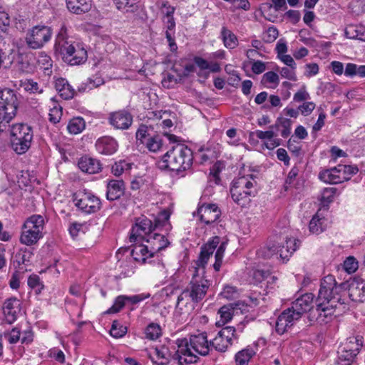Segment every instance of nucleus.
<instances>
[{"label":"nucleus","instance_id":"nucleus-1","mask_svg":"<svg viewBox=\"0 0 365 365\" xmlns=\"http://www.w3.org/2000/svg\"><path fill=\"white\" fill-rule=\"evenodd\" d=\"M220 243L218 236L213 237L201 247L199 259L196 262L195 273L187 287L178 297L176 307L180 310L186 309L187 312L195 309V306L205 297L210 287V282L204 277H200L198 272L204 268L209 257L213 254L217 245Z\"/></svg>","mask_w":365,"mask_h":365},{"label":"nucleus","instance_id":"nucleus-2","mask_svg":"<svg viewBox=\"0 0 365 365\" xmlns=\"http://www.w3.org/2000/svg\"><path fill=\"white\" fill-rule=\"evenodd\" d=\"M342 284H337L332 275L326 276L321 282L320 289L316 299L315 310L312 314L320 324H327L332 319L338 305H343L340 292Z\"/></svg>","mask_w":365,"mask_h":365},{"label":"nucleus","instance_id":"nucleus-3","mask_svg":"<svg viewBox=\"0 0 365 365\" xmlns=\"http://www.w3.org/2000/svg\"><path fill=\"white\" fill-rule=\"evenodd\" d=\"M210 344L206 332L192 334L189 341L185 339L180 341L175 359L180 365L196 363L199 359L197 355L205 356L210 354Z\"/></svg>","mask_w":365,"mask_h":365},{"label":"nucleus","instance_id":"nucleus-4","mask_svg":"<svg viewBox=\"0 0 365 365\" xmlns=\"http://www.w3.org/2000/svg\"><path fill=\"white\" fill-rule=\"evenodd\" d=\"M67 31V27L63 24L56 37L55 52L71 66L83 63L88 58L86 50L81 44L69 40Z\"/></svg>","mask_w":365,"mask_h":365},{"label":"nucleus","instance_id":"nucleus-5","mask_svg":"<svg viewBox=\"0 0 365 365\" xmlns=\"http://www.w3.org/2000/svg\"><path fill=\"white\" fill-rule=\"evenodd\" d=\"M192 163V150L184 144H177L166 152L158 162V166L160 169H168L180 174L190 170Z\"/></svg>","mask_w":365,"mask_h":365},{"label":"nucleus","instance_id":"nucleus-6","mask_svg":"<svg viewBox=\"0 0 365 365\" xmlns=\"http://www.w3.org/2000/svg\"><path fill=\"white\" fill-rule=\"evenodd\" d=\"M257 181L253 175H247L235 179L230 187L233 201L242 207H246L251 201V197L256 194Z\"/></svg>","mask_w":365,"mask_h":365},{"label":"nucleus","instance_id":"nucleus-7","mask_svg":"<svg viewBox=\"0 0 365 365\" xmlns=\"http://www.w3.org/2000/svg\"><path fill=\"white\" fill-rule=\"evenodd\" d=\"M169 218L170 213L165 210L160 212L159 216L155 220L154 224L151 220L146 217L143 216L137 218L135 225L132 227L130 242L143 241L147 235H150L155 229L168 224Z\"/></svg>","mask_w":365,"mask_h":365},{"label":"nucleus","instance_id":"nucleus-8","mask_svg":"<svg viewBox=\"0 0 365 365\" xmlns=\"http://www.w3.org/2000/svg\"><path fill=\"white\" fill-rule=\"evenodd\" d=\"M18 99L12 89L0 88V132L6 130L8 123L16 115Z\"/></svg>","mask_w":365,"mask_h":365},{"label":"nucleus","instance_id":"nucleus-9","mask_svg":"<svg viewBox=\"0 0 365 365\" xmlns=\"http://www.w3.org/2000/svg\"><path fill=\"white\" fill-rule=\"evenodd\" d=\"M44 224L42 215H34L29 217L23 225L20 242L28 246L36 244L43 237Z\"/></svg>","mask_w":365,"mask_h":365},{"label":"nucleus","instance_id":"nucleus-10","mask_svg":"<svg viewBox=\"0 0 365 365\" xmlns=\"http://www.w3.org/2000/svg\"><path fill=\"white\" fill-rule=\"evenodd\" d=\"M12 148L17 154L25 153L31 147L34 138L32 128L24 123L14 125L11 128Z\"/></svg>","mask_w":365,"mask_h":365},{"label":"nucleus","instance_id":"nucleus-11","mask_svg":"<svg viewBox=\"0 0 365 365\" xmlns=\"http://www.w3.org/2000/svg\"><path fill=\"white\" fill-rule=\"evenodd\" d=\"M362 345V336H357L348 338L338 351L336 365H351Z\"/></svg>","mask_w":365,"mask_h":365},{"label":"nucleus","instance_id":"nucleus-12","mask_svg":"<svg viewBox=\"0 0 365 365\" xmlns=\"http://www.w3.org/2000/svg\"><path fill=\"white\" fill-rule=\"evenodd\" d=\"M299 246V241L294 238H289L286 240V246H279L275 244L269 245L257 252L259 256L263 258H271L274 255H278L283 261H288L289 257L297 250Z\"/></svg>","mask_w":365,"mask_h":365},{"label":"nucleus","instance_id":"nucleus-13","mask_svg":"<svg viewBox=\"0 0 365 365\" xmlns=\"http://www.w3.org/2000/svg\"><path fill=\"white\" fill-rule=\"evenodd\" d=\"M52 34V29L49 26H36L26 34V45L32 49L41 48L51 40Z\"/></svg>","mask_w":365,"mask_h":365},{"label":"nucleus","instance_id":"nucleus-14","mask_svg":"<svg viewBox=\"0 0 365 365\" xmlns=\"http://www.w3.org/2000/svg\"><path fill=\"white\" fill-rule=\"evenodd\" d=\"M75 205L86 214L97 212L101 208V200L91 192H79L75 195Z\"/></svg>","mask_w":365,"mask_h":365},{"label":"nucleus","instance_id":"nucleus-15","mask_svg":"<svg viewBox=\"0 0 365 365\" xmlns=\"http://www.w3.org/2000/svg\"><path fill=\"white\" fill-rule=\"evenodd\" d=\"M302 317L292 307L284 309L278 317L276 322V331L283 334L288 328L292 327Z\"/></svg>","mask_w":365,"mask_h":365},{"label":"nucleus","instance_id":"nucleus-16","mask_svg":"<svg viewBox=\"0 0 365 365\" xmlns=\"http://www.w3.org/2000/svg\"><path fill=\"white\" fill-rule=\"evenodd\" d=\"M108 119L110 125L119 130L129 128L133 122L132 115L124 110L110 113Z\"/></svg>","mask_w":365,"mask_h":365},{"label":"nucleus","instance_id":"nucleus-17","mask_svg":"<svg viewBox=\"0 0 365 365\" xmlns=\"http://www.w3.org/2000/svg\"><path fill=\"white\" fill-rule=\"evenodd\" d=\"M197 215L201 222L211 225L220 217L221 211L215 204H206L198 208Z\"/></svg>","mask_w":365,"mask_h":365},{"label":"nucleus","instance_id":"nucleus-18","mask_svg":"<svg viewBox=\"0 0 365 365\" xmlns=\"http://www.w3.org/2000/svg\"><path fill=\"white\" fill-rule=\"evenodd\" d=\"M2 309L5 320L11 324L17 319L21 310V302L16 297H10L4 301Z\"/></svg>","mask_w":365,"mask_h":365},{"label":"nucleus","instance_id":"nucleus-19","mask_svg":"<svg viewBox=\"0 0 365 365\" xmlns=\"http://www.w3.org/2000/svg\"><path fill=\"white\" fill-rule=\"evenodd\" d=\"M313 299L314 295L312 293L304 294L291 304L292 309L299 312L301 317L307 312H311V316L316 319V317L312 314V311L315 310V308L314 309L312 305Z\"/></svg>","mask_w":365,"mask_h":365},{"label":"nucleus","instance_id":"nucleus-20","mask_svg":"<svg viewBox=\"0 0 365 365\" xmlns=\"http://www.w3.org/2000/svg\"><path fill=\"white\" fill-rule=\"evenodd\" d=\"M143 241L146 242V245L150 250V252L154 253V255L166 248L170 244L165 235L153 232L147 235Z\"/></svg>","mask_w":365,"mask_h":365},{"label":"nucleus","instance_id":"nucleus-21","mask_svg":"<svg viewBox=\"0 0 365 365\" xmlns=\"http://www.w3.org/2000/svg\"><path fill=\"white\" fill-rule=\"evenodd\" d=\"M95 146L99 153L110 155L117 151L118 145L113 138L103 136L97 140Z\"/></svg>","mask_w":365,"mask_h":365},{"label":"nucleus","instance_id":"nucleus-22","mask_svg":"<svg viewBox=\"0 0 365 365\" xmlns=\"http://www.w3.org/2000/svg\"><path fill=\"white\" fill-rule=\"evenodd\" d=\"M252 135L260 140H267V142H264V145L269 150L274 149L281 144L280 140L275 138V137L277 136V133L274 128H272V125L269 126V129L268 130L262 131L257 130L252 133Z\"/></svg>","mask_w":365,"mask_h":365},{"label":"nucleus","instance_id":"nucleus-23","mask_svg":"<svg viewBox=\"0 0 365 365\" xmlns=\"http://www.w3.org/2000/svg\"><path fill=\"white\" fill-rule=\"evenodd\" d=\"M125 183L122 180H110L107 184L106 197L110 201L119 199L124 195Z\"/></svg>","mask_w":365,"mask_h":365},{"label":"nucleus","instance_id":"nucleus-24","mask_svg":"<svg viewBox=\"0 0 365 365\" xmlns=\"http://www.w3.org/2000/svg\"><path fill=\"white\" fill-rule=\"evenodd\" d=\"M78 166L82 172L88 174H95L101 170L100 161L88 156L81 157L78 160Z\"/></svg>","mask_w":365,"mask_h":365},{"label":"nucleus","instance_id":"nucleus-25","mask_svg":"<svg viewBox=\"0 0 365 365\" xmlns=\"http://www.w3.org/2000/svg\"><path fill=\"white\" fill-rule=\"evenodd\" d=\"M150 356L153 362L159 365H167L169 363L170 352L168 346L160 345L153 349Z\"/></svg>","mask_w":365,"mask_h":365},{"label":"nucleus","instance_id":"nucleus-26","mask_svg":"<svg viewBox=\"0 0 365 365\" xmlns=\"http://www.w3.org/2000/svg\"><path fill=\"white\" fill-rule=\"evenodd\" d=\"M319 178L322 181L329 184H338L344 181V177L341 176L338 165L320 172Z\"/></svg>","mask_w":365,"mask_h":365},{"label":"nucleus","instance_id":"nucleus-27","mask_svg":"<svg viewBox=\"0 0 365 365\" xmlns=\"http://www.w3.org/2000/svg\"><path fill=\"white\" fill-rule=\"evenodd\" d=\"M91 0H66L68 11L81 15L88 12L91 9Z\"/></svg>","mask_w":365,"mask_h":365},{"label":"nucleus","instance_id":"nucleus-28","mask_svg":"<svg viewBox=\"0 0 365 365\" xmlns=\"http://www.w3.org/2000/svg\"><path fill=\"white\" fill-rule=\"evenodd\" d=\"M327 222V219L322 216L319 212H317L309 222V232L316 235L322 233L327 229L328 224Z\"/></svg>","mask_w":365,"mask_h":365},{"label":"nucleus","instance_id":"nucleus-29","mask_svg":"<svg viewBox=\"0 0 365 365\" xmlns=\"http://www.w3.org/2000/svg\"><path fill=\"white\" fill-rule=\"evenodd\" d=\"M55 88L59 95L65 100L73 98L76 91L65 78H58L55 82Z\"/></svg>","mask_w":365,"mask_h":365},{"label":"nucleus","instance_id":"nucleus-30","mask_svg":"<svg viewBox=\"0 0 365 365\" xmlns=\"http://www.w3.org/2000/svg\"><path fill=\"white\" fill-rule=\"evenodd\" d=\"M237 306V304L222 306L218 311L220 319L217 321L216 325L221 327L229 322L235 314Z\"/></svg>","mask_w":365,"mask_h":365},{"label":"nucleus","instance_id":"nucleus-31","mask_svg":"<svg viewBox=\"0 0 365 365\" xmlns=\"http://www.w3.org/2000/svg\"><path fill=\"white\" fill-rule=\"evenodd\" d=\"M145 245H135L131 251V256L136 262L145 263L146 259L154 256Z\"/></svg>","mask_w":365,"mask_h":365},{"label":"nucleus","instance_id":"nucleus-32","mask_svg":"<svg viewBox=\"0 0 365 365\" xmlns=\"http://www.w3.org/2000/svg\"><path fill=\"white\" fill-rule=\"evenodd\" d=\"M345 36L350 39L365 41V26L351 24L345 29Z\"/></svg>","mask_w":365,"mask_h":365},{"label":"nucleus","instance_id":"nucleus-33","mask_svg":"<svg viewBox=\"0 0 365 365\" xmlns=\"http://www.w3.org/2000/svg\"><path fill=\"white\" fill-rule=\"evenodd\" d=\"M292 121L289 118H278L272 128H274L276 133L280 132L281 136L287 138L291 133Z\"/></svg>","mask_w":365,"mask_h":365},{"label":"nucleus","instance_id":"nucleus-34","mask_svg":"<svg viewBox=\"0 0 365 365\" xmlns=\"http://www.w3.org/2000/svg\"><path fill=\"white\" fill-rule=\"evenodd\" d=\"M113 1L116 8L124 13H134L141 6L140 0H113Z\"/></svg>","mask_w":365,"mask_h":365},{"label":"nucleus","instance_id":"nucleus-35","mask_svg":"<svg viewBox=\"0 0 365 365\" xmlns=\"http://www.w3.org/2000/svg\"><path fill=\"white\" fill-rule=\"evenodd\" d=\"M253 347L247 346L238 351L235 356L236 365H248L250 360L255 355Z\"/></svg>","mask_w":365,"mask_h":365},{"label":"nucleus","instance_id":"nucleus-36","mask_svg":"<svg viewBox=\"0 0 365 365\" xmlns=\"http://www.w3.org/2000/svg\"><path fill=\"white\" fill-rule=\"evenodd\" d=\"M221 38L225 46L229 49H233L237 47L238 40L232 31L227 27L223 26L221 29Z\"/></svg>","mask_w":365,"mask_h":365},{"label":"nucleus","instance_id":"nucleus-37","mask_svg":"<svg viewBox=\"0 0 365 365\" xmlns=\"http://www.w3.org/2000/svg\"><path fill=\"white\" fill-rule=\"evenodd\" d=\"M210 345L211 351L214 349L219 352H225L227 349L228 346H231L232 344L223 336L217 333L215 337L210 340Z\"/></svg>","mask_w":365,"mask_h":365},{"label":"nucleus","instance_id":"nucleus-38","mask_svg":"<svg viewBox=\"0 0 365 365\" xmlns=\"http://www.w3.org/2000/svg\"><path fill=\"white\" fill-rule=\"evenodd\" d=\"M133 166V163H129L125 160H121L115 162L112 165L111 172L115 176H120L123 173L128 172Z\"/></svg>","mask_w":365,"mask_h":365},{"label":"nucleus","instance_id":"nucleus-39","mask_svg":"<svg viewBox=\"0 0 365 365\" xmlns=\"http://www.w3.org/2000/svg\"><path fill=\"white\" fill-rule=\"evenodd\" d=\"M85 128V121L83 118L78 117L71 119L68 125L67 129L71 134H78Z\"/></svg>","mask_w":365,"mask_h":365},{"label":"nucleus","instance_id":"nucleus-40","mask_svg":"<svg viewBox=\"0 0 365 365\" xmlns=\"http://www.w3.org/2000/svg\"><path fill=\"white\" fill-rule=\"evenodd\" d=\"M161 327L157 323L149 324L145 329V338L150 340H155L161 336Z\"/></svg>","mask_w":365,"mask_h":365},{"label":"nucleus","instance_id":"nucleus-41","mask_svg":"<svg viewBox=\"0 0 365 365\" xmlns=\"http://www.w3.org/2000/svg\"><path fill=\"white\" fill-rule=\"evenodd\" d=\"M126 326L123 325L119 321L114 320L112 323L110 334L116 339L122 338L127 333Z\"/></svg>","mask_w":365,"mask_h":365},{"label":"nucleus","instance_id":"nucleus-42","mask_svg":"<svg viewBox=\"0 0 365 365\" xmlns=\"http://www.w3.org/2000/svg\"><path fill=\"white\" fill-rule=\"evenodd\" d=\"M146 141L147 143H144L143 145H145L148 150L154 153L158 151L163 145L161 138L157 135H151Z\"/></svg>","mask_w":365,"mask_h":365},{"label":"nucleus","instance_id":"nucleus-43","mask_svg":"<svg viewBox=\"0 0 365 365\" xmlns=\"http://www.w3.org/2000/svg\"><path fill=\"white\" fill-rule=\"evenodd\" d=\"M149 128L145 125H140L136 132V140L138 145H143L144 143H147L148 138L151 136L149 133Z\"/></svg>","mask_w":365,"mask_h":365},{"label":"nucleus","instance_id":"nucleus-44","mask_svg":"<svg viewBox=\"0 0 365 365\" xmlns=\"http://www.w3.org/2000/svg\"><path fill=\"white\" fill-rule=\"evenodd\" d=\"M217 155L216 152L212 148H203L200 150V158L201 163L207 162H212L217 159Z\"/></svg>","mask_w":365,"mask_h":365},{"label":"nucleus","instance_id":"nucleus-45","mask_svg":"<svg viewBox=\"0 0 365 365\" xmlns=\"http://www.w3.org/2000/svg\"><path fill=\"white\" fill-rule=\"evenodd\" d=\"M338 169L340 170L341 176L344 177V181L349 180L352 175L356 174L359 171L356 165H338Z\"/></svg>","mask_w":365,"mask_h":365},{"label":"nucleus","instance_id":"nucleus-46","mask_svg":"<svg viewBox=\"0 0 365 365\" xmlns=\"http://www.w3.org/2000/svg\"><path fill=\"white\" fill-rule=\"evenodd\" d=\"M218 333L227 339V341H229L232 344L234 341H237L238 339V336L234 327H225L218 331Z\"/></svg>","mask_w":365,"mask_h":365},{"label":"nucleus","instance_id":"nucleus-47","mask_svg":"<svg viewBox=\"0 0 365 365\" xmlns=\"http://www.w3.org/2000/svg\"><path fill=\"white\" fill-rule=\"evenodd\" d=\"M126 296L120 295L116 297L114 304L105 313L115 314L120 312L125 306L126 302Z\"/></svg>","mask_w":365,"mask_h":365},{"label":"nucleus","instance_id":"nucleus-48","mask_svg":"<svg viewBox=\"0 0 365 365\" xmlns=\"http://www.w3.org/2000/svg\"><path fill=\"white\" fill-rule=\"evenodd\" d=\"M336 192L335 187H326L321 194L320 200L324 205H328L332 202L334 196Z\"/></svg>","mask_w":365,"mask_h":365},{"label":"nucleus","instance_id":"nucleus-49","mask_svg":"<svg viewBox=\"0 0 365 365\" xmlns=\"http://www.w3.org/2000/svg\"><path fill=\"white\" fill-rule=\"evenodd\" d=\"M358 267V261L352 256L348 257L344 262V269L349 274L355 272Z\"/></svg>","mask_w":365,"mask_h":365},{"label":"nucleus","instance_id":"nucleus-50","mask_svg":"<svg viewBox=\"0 0 365 365\" xmlns=\"http://www.w3.org/2000/svg\"><path fill=\"white\" fill-rule=\"evenodd\" d=\"M62 108L59 106H54L50 109L48 120L53 124L58 123L62 117Z\"/></svg>","mask_w":365,"mask_h":365},{"label":"nucleus","instance_id":"nucleus-51","mask_svg":"<svg viewBox=\"0 0 365 365\" xmlns=\"http://www.w3.org/2000/svg\"><path fill=\"white\" fill-rule=\"evenodd\" d=\"M279 32L274 26L269 27L263 34V41L266 43H272L278 37Z\"/></svg>","mask_w":365,"mask_h":365},{"label":"nucleus","instance_id":"nucleus-52","mask_svg":"<svg viewBox=\"0 0 365 365\" xmlns=\"http://www.w3.org/2000/svg\"><path fill=\"white\" fill-rule=\"evenodd\" d=\"M279 76L274 71H268V72L265 73L262 76V83H273L275 86H277L279 84Z\"/></svg>","mask_w":365,"mask_h":365},{"label":"nucleus","instance_id":"nucleus-53","mask_svg":"<svg viewBox=\"0 0 365 365\" xmlns=\"http://www.w3.org/2000/svg\"><path fill=\"white\" fill-rule=\"evenodd\" d=\"M160 11L164 15L163 19L173 17L175 9L170 6L167 1H163L160 6Z\"/></svg>","mask_w":365,"mask_h":365},{"label":"nucleus","instance_id":"nucleus-54","mask_svg":"<svg viewBox=\"0 0 365 365\" xmlns=\"http://www.w3.org/2000/svg\"><path fill=\"white\" fill-rule=\"evenodd\" d=\"M24 88L26 91L33 93H43V89L40 88L38 84L32 81L28 80L24 83Z\"/></svg>","mask_w":365,"mask_h":365},{"label":"nucleus","instance_id":"nucleus-55","mask_svg":"<svg viewBox=\"0 0 365 365\" xmlns=\"http://www.w3.org/2000/svg\"><path fill=\"white\" fill-rule=\"evenodd\" d=\"M315 108V103L311 101L303 103L298 107L299 112L304 116L309 115Z\"/></svg>","mask_w":365,"mask_h":365},{"label":"nucleus","instance_id":"nucleus-56","mask_svg":"<svg viewBox=\"0 0 365 365\" xmlns=\"http://www.w3.org/2000/svg\"><path fill=\"white\" fill-rule=\"evenodd\" d=\"M295 68H296L283 67L280 71V75L284 78L291 81H296L297 76L295 74Z\"/></svg>","mask_w":365,"mask_h":365},{"label":"nucleus","instance_id":"nucleus-57","mask_svg":"<svg viewBox=\"0 0 365 365\" xmlns=\"http://www.w3.org/2000/svg\"><path fill=\"white\" fill-rule=\"evenodd\" d=\"M28 285L32 289L37 288L39 292L43 288L39 277L36 274H32L29 277Z\"/></svg>","mask_w":365,"mask_h":365},{"label":"nucleus","instance_id":"nucleus-58","mask_svg":"<svg viewBox=\"0 0 365 365\" xmlns=\"http://www.w3.org/2000/svg\"><path fill=\"white\" fill-rule=\"evenodd\" d=\"M6 337L10 344H16L20 340L21 331L18 327H14Z\"/></svg>","mask_w":365,"mask_h":365},{"label":"nucleus","instance_id":"nucleus-59","mask_svg":"<svg viewBox=\"0 0 365 365\" xmlns=\"http://www.w3.org/2000/svg\"><path fill=\"white\" fill-rule=\"evenodd\" d=\"M310 98V96L308 92L305 89V86H303L300 90H299L293 97V100L295 102H302L304 101H307Z\"/></svg>","mask_w":365,"mask_h":365},{"label":"nucleus","instance_id":"nucleus-60","mask_svg":"<svg viewBox=\"0 0 365 365\" xmlns=\"http://www.w3.org/2000/svg\"><path fill=\"white\" fill-rule=\"evenodd\" d=\"M252 71L255 74L262 73L266 70V64L261 61H253Z\"/></svg>","mask_w":365,"mask_h":365},{"label":"nucleus","instance_id":"nucleus-61","mask_svg":"<svg viewBox=\"0 0 365 365\" xmlns=\"http://www.w3.org/2000/svg\"><path fill=\"white\" fill-rule=\"evenodd\" d=\"M149 297V294H140L129 297L126 296V301L131 303L132 304H135Z\"/></svg>","mask_w":365,"mask_h":365},{"label":"nucleus","instance_id":"nucleus-62","mask_svg":"<svg viewBox=\"0 0 365 365\" xmlns=\"http://www.w3.org/2000/svg\"><path fill=\"white\" fill-rule=\"evenodd\" d=\"M221 294L226 299H232L237 295V289L235 287L227 285L224 287Z\"/></svg>","mask_w":365,"mask_h":365},{"label":"nucleus","instance_id":"nucleus-63","mask_svg":"<svg viewBox=\"0 0 365 365\" xmlns=\"http://www.w3.org/2000/svg\"><path fill=\"white\" fill-rule=\"evenodd\" d=\"M305 76L311 77L315 76L319 72V66L317 63H308L305 66Z\"/></svg>","mask_w":365,"mask_h":365},{"label":"nucleus","instance_id":"nucleus-64","mask_svg":"<svg viewBox=\"0 0 365 365\" xmlns=\"http://www.w3.org/2000/svg\"><path fill=\"white\" fill-rule=\"evenodd\" d=\"M269 275L268 271L262 269H257L253 273V278L257 282H262V281L267 279Z\"/></svg>","mask_w":365,"mask_h":365}]
</instances>
